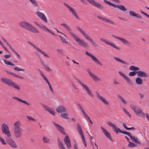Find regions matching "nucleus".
Masks as SVG:
<instances>
[{
	"instance_id": "1",
	"label": "nucleus",
	"mask_w": 149,
	"mask_h": 149,
	"mask_svg": "<svg viewBox=\"0 0 149 149\" xmlns=\"http://www.w3.org/2000/svg\"><path fill=\"white\" fill-rule=\"evenodd\" d=\"M21 123L19 121H17L13 124V134L16 138H19L22 135Z\"/></svg>"
},
{
	"instance_id": "2",
	"label": "nucleus",
	"mask_w": 149,
	"mask_h": 149,
	"mask_svg": "<svg viewBox=\"0 0 149 149\" xmlns=\"http://www.w3.org/2000/svg\"><path fill=\"white\" fill-rule=\"evenodd\" d=\"M22 27L25 29L31 32L35 33H39V31L31 24L26 22L23 21L19 24Z\"/></svg>"
},
{
	"instance_id": "3",
	"label": "nucleus",
	"mask_w": 149,
	"mask_h": 149,
	"mask_svg": "<svg viewBox=\"0 0 149 149\" xmlns=\"http://www.w3.org/2000/svg\"><path fill=\"white\" fill-rule=\"evenodd\" d=\"M1 82L8 86L13 87L18 90H20L19 86L17 84L13 82L12 80L9 79L1 78Z\"/></svg>"
},
{
	"instance_id": "4",
	"label": "nucleus",
	"mask_w": 149,
	"mask_h": 149,
	"mask_svg": "<svg viewBox=\"0 0 149 149\" xmlns=\"http://www.w3.org/2000/svg\"><path fill=\"white\" fill-rule=\"evenodd\" d=\"M77 28L79 31L82 33L83 36L87 40L89 41L94 47H98V45L92 39L90 38L88 35L85 32L83 31L80 27L78 26Z\"/></svg>"
},
{
	"instance_id": "5",
	"label": "nucleus",
	"mask_w": 149,
	"mask_h": 149,
	"mask_svg": "<svg viewBox=\"0 0 149 149\" xmlns=\"http://www.w3.org/2000/svg\"><path fill=\"white\" fill-rule=\"evenodd\" d=\"M131 108L133 110L136 115L137 116L140 115L142 117L144 118L145 113L141 109H137V106L134 104L130 105Z\"/></svg>"
},
{
	"instance_id": "6",
	"label": "nucleus",
	"mask_w": 149,
	"mask_h": 149,
	"mask_svg": "<svg viewBox=\"0 0 149 149\" xmlns=\"http://www.w3.org/2000/svg\"><path fill=\"white\" fill-rule=\"evenodd\" d=\"M77 82L80 84L82 87L86 91L88 94L91 97H93V95L91 91L90 90L89 88L86 85L82 83L81 81L76 77L74 78Z\"/></svg>"
},
{
	"instance_id": "7",
	"label": "nucleus",
	"mask_w": 149,
	"mask_h": 149,
	"mask_svg": "<svg viewBox=\"0 0 149 149\" xmlns=\"http://www.w3.org/2000/svg\"><path fill=\"white\" fill-rule=\"evenodd\" d=\"M105 3L108 4L110 6H111L114 8H118L120 9L123 11H126L127 10V9L125 8L124 6L123 5H116L113 3H111L110 2L108 1L107 0H104L103 1Z\"/></svg>"
},
{
	"instance_id": "8",
	"label": "nucleus",
	"mask_w": 149,
	"mask_h": 149,
	"mask_svg": "<svg viewBox=\"0 0 149 149\" xmlns=\"http://www.w3.org/2000/svg\"><path fill=\"white\" fill-rule=\"evenodd\" d=\"M1 130L3 134H5L8 137L10 136L11 135L9 130L8 127L6 123H3L2 124Z\"/></svg>"
},
{
	"instance_id": "9",
	"label": "nucleus",
	"mask_w": 149,
	"mask_h": 149,
	"mask_svg": "<svg viewBox=\"0 0 149 149\" xmlns=\"http://www.w3.org/2000/svg\"><path fill=\"white\" fill-rule=\"evenodd\" d=\"M72 37L80 45L86 48L88 47V44L84 41L81 40L74 34H72Z\"/></svg>"
},
{
	"instance_id": "10",
	"label": "nucleus",
	"mask_w": 149,
	"mask_h": 149,
	"mask_svg": "<svg viewBox=\"0 0 149 149\" xmlns=\"http://www.w3.org/2000/svg\"><path fill=\"white\" fill-rule=\"evenodd\" d=\"M86 0L90 4L99 9L102 10L104 8V7L103 5L94 0Z\"/></svg>"
},
{
	"instance_id": "11",
	"label": "nucleus",
	"mask_w": 149,
	"mask_h": 149,
	"mask_svg": "<svg viewBox=\"0 0 149 149\" xmlns=\"http://www.w3.org/2000/svg\"><path fill=\"white\" fill-rule=\"evenodd\" d=\"M64 5L67 7V8L70 11V12L71 14L74 17L77 19L80 20L81 19L80 18L78 17L77 14L76 13L75 11L74 10V9L72 8V7H70L68 5V4L64 3Z\"/></svg>"
},
{
	"instance_id": "12",
	"label": "nucleus",
	"mask_w": 149,
	"mask_h": 149,
	"mask_svg": "<svg viewBox=\"0 0 149 149\" xmlns=\"http://www.w3.org/2000/svg\"><path fill=\"white\" fill-rule=\"evenodd\" d=\"M112 36L114 38L121 41L125 45L127 46H130L131 45V43L130 42L127 40L123 38L117 37L113 35H112Z\"/></svg>"
},
{
	"instance_id": "13",
	"label": "nucleus",
	"mask_w": 149,
	"mask_h": 149,
	"mask_svg": "<svg viewBox=\"0 0 149 149\" xmlns=\"http://www.w3.org/2000/svg\"><path fill=\"white\" fill-rule=\"evenodd\" d=\"M100 41H102V42H104L106 44L109 45H110L112 47H113L118 50H120L121 49L120 47L116 45L114 43H111L109 42L106 41L105 39L103 38H102L100 39Z\"/></svg>"
},
{
	"instance_id": "14",
	"label": "nucleus",
	"mask_w": 149,
	"mask_h": 149,
	"mask_svg": "<svg viewBox=\"0 0 149 149\" xmlns=\"http://www.w3.org/2000/svg\"><path fill=\"white\" fill-rule=\"evenodd\" d=\"M86 54L88 56L91 57L92 58V60L95 63H97L98 64L100 65H102V63H101L97 58L91 54V53L88 52V51H86Z\"/></svg>"
},
{
	"instance_id": "15",
	"label": "nucleus",
	"mask_w": 149,
	"mask_h": 149,
	"mask_svg": "<svg viewBox=\"0 0 149 149\" xmlns=\"http://www.w3.org/2000/svg\"><path fill=\"white\" fill-rule=\"evenodd\" d=\"M64 141L67 146V148L69 149L71 147V145L70 142V139L69 136L67 135L65 136V138L64 139Z\"/></svg>"
},
{
	"instance_id": "16",
	"label": "nucleus",
	"mask_w": 149,
	"mask_h": 149,
	"mask_svg": "<svg viewBox=\"0 0 149 149\" xmlns=\"http://www.w3.org/2000/svg\"><path fill=\"white\" fill-rule=\"evenodd\" d=\"M97 17L99 19L105 21L106 22H108L111 24L112 25H115L116 24V23L115 22H113L107 18H105L104 17L100 16H97Z\"/></svg>"
},
{
	"instance_id": "17",
	"label": "nucleus",
	"mask_w": 149,
	"mask_h": 149,
	"mask_svg": "<svg viewBox=\"0 0 149 149\" xmlns=\"http://www.w3.org/2000/svg\"><path fill=\"white\" fill-rule=\"evenodd\" d=\"M7 143L10 146L13 148H16L17 146L14 140L10 138H7L6 139Z\"/></svg>"
},
{
	"instance_id": "18",
	"label": "nucleus",
	"mask_w": 149,
	"mask_h": 149,
	"mask_svg": "<svg viewBox=\"0 0 149 149\" xmlns=\"http://www.w3.org/2000/svg\"><path fill=\"white\" fill-rule=\"evenodd\" d=\"M56 111L57 112L59 113L65 112L66 111V108L63 106H59L57 107Z\"/></svg>"
},
{
	"instance_id": "19",
	"label": "nucleus",
	"mask_w": 149,
	"mask_h": 149,
	"mask_svg": "<svg viewBox=\"0 0 149 149\" xmlns=\"http://www.w3.org/2000/svg\"><path fill=\"white\" fill-rule=\"evenodd\" d=\"M37 15L45 22L47 23L48 21L47 19L44 14L38 11L36 13Z\"/></svg>"
},
{
	"instance_id": "20",
	"label": "nucleus",
	"mask_w": 149,
	"mask_h": 149,
	"mask_svg": "<svg viewBox=\"0 0 149 149\" xmlns=\"http://www.w3.org/2000/svg\"><path fill=\"white\" fill-rule=\"evenodd\" d=\"M102 130V131L105 136L109 139L111 141H112V138L109 132L105 129L103 127H100Z\"/></svg>"
},
{
	"instance_id": "21",
	"label": "nucleus",
	"mask_w": 149,
	"mask_h": 149,
	"mask_svg": "<svg viewBox=\"0 0 149 149\" xmlns=\"http://www.w3.org/2000/svg\"><path fill=\"white\" fill-rule=\"evenodd\" d=\"M137 75L139 77H148L149 74L144 71H137Z\"/></svg>"
},
{
	"instance_id": "22",
	"label": "nucleus",
	"mask_w": 149,
	"mask_h": 149,
	"mask_svg": "<svg viewBox=\"0 0 149 149\" xmlns=\"http://www.w3.org/2000/svg\"><path fill=\"white\" fill-rule=\"evenodd\" d=\"M96 95L97 98L101 100L106 105H108L109 103L105 100V98L100 96L97 92H96Z\"/></svg>"
},
{
	"instance_id": "23",
	"label": "nucleus",
	"mask_w": 149,
	"mask_h": 149,
	"mask_svg": "<svg viewBox=\"0 0 149 149\" xmlns=\"http://www.w3.org/2000/svg\"><path fill=\"white\" fill-rule=\"evenodd\" d=\"M53 123L54 125L57 126L56 127V129L61 132L62 134L65 135L66 134V133L64 131V129L62 127L57 124L54 122H53Z\"/></svg>"
},
{
	"instance_id": "24",
	"label": "nucleus",
	"mask_w": 149,
	"mask_h": 149,
	"mask_svg": "<svg viewBox=\"0 0 149 149\" xmlns=\"http://www.w3.org/2000/svg\"><path fill=\"white\" fill-rule=\"evenodd\" d=\"M129 14L130 16L133 17H136L138 18H141L142 16L136 13L135 12L133 11H130L129 12Z\"/></svg>"
},
{
	"instance_id": "25",
	"label": "nucleus",
	"mask_w": 149,
	"mask_h": 149,
	"mask_svg": "<svg viewBox=\"0 0 149 149\" xmlns=\"http://www.w3.org/2000/svg\"><path fill=\"white\" fill-rule=\"evenodd\" d=\"M61 25L64 26L66 29L69 32L70 34L72 36V34H74L71 32V29L70 27L65 23L61 24Z\"/></svg>"
},
{
	"instance_id": "26",
	"label": "nucleus",
	"mask_w": 149,
	"mask_h": 149,
	"mask_svg": "<svg viewBox=\"0 0 149 149\" xmlns=\"http://www.w3.org/2000/svg\"><path fill=\"white\" fill-rule=\"evenodd\" d=\"M119 74L123 77L124 78L126 81L127 82L130 84L131 83L130 79L127 76H126L124 74L120 71L119 72Z\"/></svg>"
},
{
	"instance_id": "27",
	"label": "nucleus",
	"mask_w": 149,
	"mask_h": 149,
	"mask_svg": "<svg viewBox=\"0 0 149 149\" xmlns=\"http://www.w3.org/2000/svg\"><path fill=\"white\" fill-rule=\"evenodd\" d=\"M57 144L60 149H66L64 146L63 144L58 139L57 140Z\"/></svg>"
},
{
	"instance_id": "28",
	"label": "nucleus",
	"mask_w": 149,
	"mask_h": 149,
	"mask_svg": "<svg viewBox=\"0 0 149 149\" xmlns=\"http://www.w3.org/2000/svg\"><path fill=\"white\" fill-rule=\"evenodd\" d=\"M12 98L15 99V100H18L21 102H22L24 103L25 104H26V105H27L28 106H29L30 105V104L29 103H28L26 101L24 100H22V99H20V98H19L17 97H12Z\"/></svg>"
},
{
	"instance_id": "29",
	"label": "nucleus",
	"mask_w": 149,
	"mask_h": 149,
	"mask_svg": "<svg viewBox=\"0 0 149 149\" xmlns=\"http://www.w3.org/2000/svg\"><path fill=\"white\" fill-rule=\"evenodd\" d=\"M12 98L15 99V100H18L21 102H22L24 103L25 104H26V105H27L28 106H29L30 105V104L29 103H28L26 101L24 100H22V99H20V98H19L17 97H12Z\"/></svg>"
},
{
	"instance_id": "30",
	"label": "nucleus",
	"mask_w": 149,
	"mask_h": 149,
	"mask_svg": "<svg viewBox=\"0 0 149 149\" xmlns=\"http://www.w3.org/2000/svg\"><path fill=\"white\" fill-rule=\"evenodd\" d=\"M136 83L138 85H141L143 84V81L140 77H137L135 79Z\"/></svg>"
},
{
	"instance_id": "31",
	"label": "nucleus",
	"mask_w": 149,
	"mask_h": 149,
	"mask_svg": "<svg viewBox=\"0 0 149 149\" xmlns=\"http://www.w3.org/2000/svg\"><path fill=\"white\" fill-rule=\"evenodd\" d=\"M77 130L79 132L80 136H81L82 135H83L84 134H83L82 131L81 130V127L80 125H79V124L78 123L77 124Z\"/></svg>"
},
{
	"instance_id": "32",
	"label": "nucleus",
	"mask_w": 149,
	"mask_h": 149,
	"mask_svg": "<svg viewBox=\"0 0 149 149\" xmlns=\"http://www.w3.org/2000/svg\"><path fill=\"white\" fill-rule=\"evenodd\" d=\"M129 137H130L132 141L133 142L139 143H140V142L138 141V139L134 136H132L131 134Z\"/></svg>"
},
{
	"instance_id": "33",
	"label": "nucleus",
	"mask_w": 149,
	"mask_h": 149,
	"mask_svg": "<svg viewBox=\"0 0 149 149\" xmlns=\"http://www.w3.org/2000/svg\"><path fill=\"white\" fill-rule=\"evenodd\" d=\"M129 69L131 70L134 71H137V70H139L140 69L138 67L134 66H131L129 67Z\"/></svg>"
},
{
	"instance_id": "34",
	"label": "nucleus",
	"mask_w": 149,
	"mask_h": 149,
	"mask_svg": "<svg viewBox=\"0 0 149 149\" xmlns=\"http://www.w3.org/2000/svg\"><path fill=\"white\" fill-rule=\"evenodd\" d=\"M45 110L48 111L49 113L53 115H55V112L53 111L52 109H51L49 108H46L45 109Z\"/></svg>"
},
{
	"instance_id": "35",
	"label": "nucleus",
	"mask_w": 149,
	"mask_h": 149,
	"mask_svg": "<svg viewBox=\"0 0 149 149\" xmlns=\"http://www.w3.org/2000/svg\"><path fill=\"white\" fill-rule=\"evenodd\" d=\"M42 29H45L47 30L49 32L51 33L52 35L55 36V35L54 33H53L51 30L47 28L45 26L42 25Z\"/></svg>"
},
{
	"instance_id": "36",
	"label": "nucleus",
	"mask_w": 149,
	"mask_h": 149,
	"mask_svg": "<svg viewBox=\"0 0 149 149\" xmlns=\"http://www.w3.org/2000/svg\"><path fill=\"white\" fill-rule=\"evenodd\" d=\"M114 59L116 60V61L119 62H121L123 64H127V63H126V62H125V61H123L122 60H121L118 57H114Z\"/></svg>"
},
{
	"instance_id": "37",
	"label": "nucleus",
	"mask_w": 149,
	"mask_h": 149,
	"mask_svg": "<svg viewBox=\"0 0 149 149\" xmlns=\"http://www.w3.org/2000/svg\"><path fill=\"white\" fill-rule=\"evenodd\" d=\"M34 7H36L38 6V3L36 0H29Z\"/></svg>"
},
{
	"instance_id": "38",
	"label": "nucleus",
	"mask_w": 149,
	"mask_h": 149,
	"mask_svg": "<svg viewBox=\"0 0 149 149\" xmlns=\"http://www.w3.org/2000/svg\"><path fill=\"white\" fill-rule=\"evenodd\" d=\"M37 50L42 54L44 56L47 57H49V56L46 54L45 52L42 51L39 48H38Z\"/></svg>"
},
{
	"instance_id": "39",
	"label": "nucleus",
	"mask_w": 149,
	"mask_h": 149,
	"mask_svg": "<svg viewBox=\"0 0 149 149\" xmlns=\"http://www.w3.org/2000/svg\"><path fill=\"white\" fill-rule=\"evenodd\" d=\"M95 81H100V79L96 75L93 74L91 76Z\"/></svg>"
},
{
	"instance_id": "40",
	"label": "nucleus",
	"mask_w": 149,
	"mask_h": 149,
	"mask_svg": "<svg viewBox=\"0 0 149 149\" xmlns=\"http://www.w3.org/2000/svg\"><path fill=\"white\" fill-rule=\"evenodd\" d=\"M42 139L43 141V143H48L50 141V139H48L47 137L43 136Z\"/></svg>"
},
{
	"instance_id": "41",
	"label": "nucleus",
	"mask_w": 149,
	"mask_h": 149,
	"mask_svg": "<svg viewBox=\"0 0 149 149\" xmlns=\"http://www.w3.org/2000/svg\"><path fill=\"white\" fill-rule=\"evenodd\" d=\"M42 65L44 66V67L46 69V70L47 71H51L52 70L47 65H46L44 64L42 62Z\"/></svg>"
},
{
	"instance_id": "42",
	"label": "nucleus",
	"mask_w": 149,
	"mask_h": 149,
	"mask_svg": "<svg viewBox=\"0 0 149 149\" xmlns=\"http://www.w3.org/2000/svg\"><path fill=\"white\" fill-rule=\"evenodd\" d=\"M39 72L40 73V74L42 76V78H43V79L46 81V82H48L49 81L47 79V78L45 76L44 74L42 73V72H41V71L39 70Z\"/></svg>"
},
{
	"instance_id": "43",
	"label": "nucleus",
	"mask_w": 149,
	"mask_h": 149,
	"mask_svg": "<svg viewBox=\"0 0 149 149\" xmlns=\"http://www.w3.org/2000/svg\"><path fill=\"white\" fill-rule=\"evenodd\" d=\"M39 72L40 73V74L42 76V78H43V79L46 81V82H48L49 81L47 79V78L45 76L44 74L42 73V72H41V71L39 70Z\"/></svg>"
},
{
	"instance_id": "44",
	"label": "nucleus",
	"mask_w": 149,
	"mask_h": 149,
	"mask_svg": "<svg viewBox=\"0 0 149 149\" xmlns=\"http://www.w3.org/2000/svg\"><path fill=\"white\" fill-rule=\"evenodd\" d=\"M118 97L121 100V101L124 104H126L125 100V99L120 95H118Z\"/></svg>"
},
{
	"instance_id": "45",
	"label": "nucleus",
	"mask_w": 149,
	"mask_h": 149,
	"mask_svg": "<svg viewBox=\"0 0 149 149\" xmlns=\"http://www.w3.org/2000/svg\"><path fill=\"white\" fill-rule=\"evenodd\" d=\"M59 37L60 38L61 41L63 43H65L66 44H67L68 43V42L64 38L60 36H59Z\"/></svg>"
},
{
	"instance_id": "46",
	"label": "nucleus",
	"mask_w": 149,
	"mask_h": 149,
	"mask_svg": "<svg viewBox=\"0 0 149 149\" xmlns=\"http://www.w3.org/2000/svg\"><path fill=\"white\" fill-rule=\"evenodd\" d=\"M113 128L114 129L113 131L116 132V134H118L119 132L120 133L121 130L117 128V126H115Z\"/></svg>"
},
{
	"instance_id": "47",
	"label": "nucleus",
	"mask_w": 149,
	"mask_h": 149,
	"mask_svg": "<svg viewBox=\"0 0 149 149\" xmlns=\"http://www.w3.org/2000/svg\"><path fill=\"white\" fill-rule=\"evenodd\" d=\"M81 137L82 139V141L85 146L86 147L87 146V144L85 141V139L84 135L81 136Z\"/></svg>"
},
{
	"instance_id": "48",
	"label": "nucleus",
	"mask_w": 149,
	"mask_h": 149,
	"mask_svg": "<svg viewBox=\"0 0 149 149\" xmlns=\"http://www.w3.org/2000/svg\"><path fill=\"white\" fill-rule=\"evenodd\" d=\"M129 144L128 145V147H132L136 146V145L132 142L129 141Z\"/></svg>"
},
{
	"instance_id": "49",
	"label": "nucleus",
	"mask_w": 149,
	"mask_h": 149,
	"mask_svg": "<svg viewBox=\"0 0 149 149\" xmlns=\"http://www.w3.org/2000/svg\"><path fill=\"white\" fill-rule=\"evenodd\" d=\"M136 74H137V71H132L130 72L129 75L130 76H133L135 75Z\"/></svg>"
},
{
	"instance_id": "50",
	"label": "nucleus",
	"mask_w": 149,
	"mask_h": 149,
	"mask_svg": "<svg viewBox=\"0 0 149 149\" xmlns=\"http://www.w3.org/2000/svg\"><path fill=\"white\" fill-rule=\"evenodd\" d=\"M61 116L63 118L68 119L69 118L68 116V114L66 113H63L61 114Z\"/></svg>"
},
{
	"instance_id": "51",
	"label": "nucleus",
	"mask_w": 149,
	"mask_h": 149,
	"mask_svg": "<svg viewBox=\"0 0 149 149\" xmlns=\"http://www.w3.org/2000/svg\"><path fill=\"white\" fill-rule=\"evenodd\" d=\"M4 63L7 65H10L11 66H14V64L12 63H11L10 61H7L6 60H4Z\"/></svg>"
},
{
	"instance_id": "52",
	"label": "nucleus",
	"mask_w": 149,
	"mask_h": 149,
	"mask_svg": "<svg viewBox=\"0 0 149 149\" xmlns=\"http://www.w3.org/2000/svg\"><path fill=\"white\" fill-rule=\"evenodd\" d=\"M120 133L123 134H126L127 135L129 136H130V135L131 134L130 133L127 132L126 131H123L121 130Z\"/></svg>"
},
{
	"instance_id": "53",
	"label": "nucleus",
	"mask_w": 149,
	"mask_h": 149,
	"mask_svg": "<svg viewBox=\"0 0 149 149\" xmlns=\"http://www.w3.org/2000/svg\"><path fill=\"white\" fill-rule=\"evenodd\" d=\"M28 43L31 45L32 46L34 49H36V50H37L38 48L37 47L35 46L31 42H30L28 41Z\"/></svg>"
},
{
	"instance_id": "54",
	"label": "nucleus",
	"mask_w": 149,
	"mask_h": 149,
	"mask_svg": "<svg viewBox=\"0 0 149 149\" xmlns=\"http://www.w3.org/2000/svg\"><path fill=\"white\" fill-rule=\"evenodd\" d=\"M14 69L16 71H24V70L23 69L20 68H19L17 67H15L14 68Z\"/></svg>"
},
{
	"instance_id": "55",
	"label": "nucleus",
	"mask_w": 149,
	"mask_h": 149,
	"mask_svg": "<svg viewBox=\"0 0 149 149\" xmlns=\"http://www.w3.org/2000/svg\"><path fill=\"white\" fill-rule=\"evenodd\" d=\"M107 123L108 125H109L113 127V128H114L115 127V126H116V125L115 124H112L113 123L109 121L108 122H107Z\"/></svg>"
},
{
	"instance_id": "56",
	"label": "nucleus",
	"mask_w": 149,
	"mask_h": 149,
	"mask_svg": "<svg viewBox=\"0 0 149 149\" xmlns=\"http://www.w3.org/2000/svg\"><path fill=\"white\" fill-rule=\"evenodd\" d=\"M26 117L29 120H33V121H36V119H35L34 118H33L32 117H30L29 116H27Z\"/></svg>"
},
{
	"instance_id": "57",
	"label": "nucleus",
	"mask_w": 149,
	"mask_h": 149,
	"mask_svg": "<svg viewBox=\"0 0 149 149\" xmlns=\"http://www.w3.org/2000/svg\"><path fill=\"white\" fill-rule=\"evenodd\" d=\"M123 110L128 116H129L130 117H131V115L130 113L126 110L125 108H123Z\"/></svg>"
},
{
	"instance_id": "58",
	"label": "nucleus",
	"mask_w": 149,
	"mask_h": 149,
	"mask_svg": "<svg viewBox=\"0 0 149 149\" xmlns=\"http://www.w3.org/2000/svg\"><path fill=\"white\" fill-rule=\"evenodd\" d=\"M57 52L60 54H64V52L62 50L60 49H57Z\"/></svg>"
},
{
	"instance_id": "59",
	"label": "nucleus",
	"mask_w": 149,
	"mask_h": 149,
	"mask_svg": "<svg viewBox=\"0 0 149 149\" xmlns=\"http://www.w3.org/2000/svg\"><path fill=\"white\" fill-rule=\"evenodd\" d=\"M140 11L142 14H143V15H145V16H146L148 18H149V15L148 14H147L144 13V12H143V11H142L141 10H140Z\"/></svg>"
},
{
	"instance_id": "60",
	"label": "nucleus",
	"mask_w": 149,
	"mask_h": 149,
	"mask_svg": "<svg viewBox=\"0 0 149 149\" xmlns=\"http://www.w3.org/2000/svg\"><path fill=\"white\" fill-rule=\"evenodd\" d=\"M13 76H14L15 77H17L18 78H20V79H23V77H22V76H19L18 75H17V74H14V73Z\"/></svg>"
},
{
	"instance_id": "61",
	"label": "nucleus",
	"mask_w": 149,
	"mask_h": 149,
	"mask_svg": "<svg viewBox=\"0 0 149 149\" xmlns=\"http://www.w3.org/2000/svg\"><path fill=\"white\" fill-rule=\"evenodd\" d=\"M78 106L79 107V109L81 110V111L82 112V113L83 112H84V111L83 110L82 106L81 105H80L79 104H78Z\"/></svg>"
},
{
	"instance_id": "62",
	"label": "nucleus",
	"mask_w": 149,
	"mask_h": 149,
	"mask_svg": "<svg viewBox=\"0 0 149 149\" xmlns=\"http://www.w3.org/2000/svg\"><path fill=\"white\" fill-rule=\"evenodd\" d=\"M88 72L89 73V74L91 76L93 75L94 74L93 73L91 72V70L89 69H88L87 70Z\"/></svg>"
},
{
	"instance_id": "63",
	"label": "nucleus",
	"mask_w": 149,
	"mask_h": 149,
	"mask_svg": "<svg viewBox=\"0 0 149 149\" xmlns=\"http://www.w3.org/2000/svg\"><path fill=\"white\" fill-rule=\"evenodd\" d=\"M12 50L16 54V55L19 58H20V55L16 51H15L13 49H12Z\"/></svg>"
},
{
	"instance_id": "64",
	"label": "nucleus",
	"mask_w": 149,
	"mask_h": 149,
	"mask_svg": "<svg viewBox=\"0 0 149 149\" xmlns=\"http://www.w3.org/2000/svg\"><path fill=\"white\" fill-rule=\"evenodd\" d=\"M11 55H6L4 56L3 57L6 58H8L10 57Z\"/></svg>"
}]
</instances>
